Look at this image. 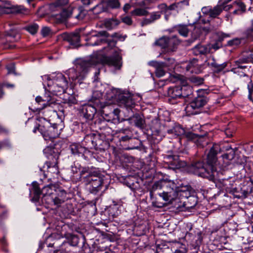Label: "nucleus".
Instances as JSON below:
<instances>
[{
    "mask_svg": "<svg viewBox=\"0 0 253 253\" xmlns=\"http://www.w3.org/2000/svg\"><path fill=\"white\" fill-rule=\"evenodd\" d=\"M175 6H176L175 4H171V5H169V7H168V10H173L175 8Z\"/></svg>",
    "mask_w": 253,
    "mask_h": 253,
    "instance_id": "nucleus-63",
    "label": "nucleus"
},
{
    "mask_svg": "<svg viewBox=\"0 0 253 253\" xmlns=\"http://www.w3.org/2000/svg\"><path fill=\"white\" fill-rule=\"evenodd\" d=\"M61 125L54 124L53 125H49L46 134H44V139L48 140L58 137L61 133L62 127Z\"/></svg>",
    "mask_w": 253,
    "mask_h": 253,
    "instance_id": "nucleus-13",
    "label": "nucleus"
},
{
    "mask_svg": "<svg viewBox=\"0 0 253 253\" xmlns=\"http://www.w3.org/2000/svg\"><path fill=\"white\" fill-rule=\"evenodd\" d=\"M51 33L50 29L47 27H43L41 30V34L43 37L49 36Z\"/></svg>",
    "mask_w": 253,
    "mask_h": 253,
    "instance_id": "nucleus-42",
    "label": "nucleus"
},
{
    "mask_svg": "<svg viewBox=\"0 0 253 253\" xmlns=\"http://www.w3.org/2000/svg\"><path fill=\"white\" fill-rule=\"evenodd\" d=\"M245 34L248 39L253 40V27L251 26L245 32Z\"/></svg>",
    "mask_w": 253,
    "mask_h": 253,
    "instance_id": "nucleus-40",
    "label": "nucleus"
},
{
    "mask_svg": "<svg viewBox=\"0 0 253 253\" xmlns=\"http://www.w3.org/2000/svg\"><path fill=\"white\" fill-rule=\"evenodd\" d=\"M193 66H194V65L192 63L188 64V65L186 67L187 71H189L191 72H193L194 71L193 69H192V68Z\"/></svg>",
    "mask_w": 253,
    "mask_h": 253,
    "instance_id": "nucleus-58",
    "label": "nucleus"
},
{
    "mask_svg": "<svg viewBox=\"0 0 253 253\" xmlns=\"http://www.w3.org/2000/svg\"><path fill=\"white\" fill-rule=\"evenodd\" d=\"M122 58L120 52L115 51L112 56H107L105 55L96 56V64L100 63L103 65H107L113 67L116 70H120L122 66Z\"/></svg>",
    "mask_w": 253,
    "mask_h": 253,
    "instance_id": "nucleus-5",
    "label": "nucleus"
},
{
    "mask_svg": "<svg viewBox=\"0 0 253 253\" xmlns=\"http://www.w3.org/2000/svg\"><path fill=\"white\" fill-rule=\"evenodd\" d=\"M209 47H211V48L214 49L215 50L218 49L222 46V44L220 41H217L211 45H208Z\"/></svg>",
    "mask_w": 253,
    "mask_h": 253,
    "instance_id": "nucleus-43",
    "label": "nucleus"
},
{
    "mask_svg": "<svg viewBox=\"0 0 253 253\" xmlns=\"http://www.w3.org/2000/svg\"><path fill=\"white\" fill-rule=\"evenodd\" d=\"M47 85L52 91L64 92L68 88V83L65 77L63 74L59 73L52 80H48Z\"/></svg>",
    "mask_w": 253,
    "mask_h": 253,
    "instance_id": "nucleus-8",
    "label": "nucleus"
},
{
    "mask_svg": "<svg viewBox=\"0 0 253 253\" xmlns=\"http://www.w3.org/2000/svg\"><path fill=\"white\" fill-rule=\"evenodd\" d=\"M36 103H42V105L43 106L42 107V108L35 107L33 109L34 112H38L40 114L41 113L42 114L43 112L44 111H43V109L44 107H45L47 106H49L51 104V103L49 102V100H48V99H44L41 96H37L36 98Z\"/></svg>",
    "mask_w": 253,
    "mask_h": 253,
    "instance_id": "nucleus-19",
    "label": "nucleus"
},
{
    "mask_svg": "<svg viewBox=\"0 0 253 253\" xmlns=\"http://www.w3.org/2000/svg\"><path fill=\"white\" fill-rule=\"evenodd\" d=\"M121 101L126 108H130L134 105V101L130 96H122Z\"/></svg>",
    "mask_w": 253,
    "mask_h": 253,
    "instance_id": "nucleus-30",
    "label": "nucleus"
},
{
    "mask_svg": "<svg viewBox=\"0 0 253 253\" xmlns=\"http://www.w3.org/2000/svg\"><path fill=\"white\" fill-rule=\"evenodd\" d=\"M83 4L85 5H88L91 3L90 0H81Z\"/></svg>",
    "mask_w": 253,
    "mask_h": 253,
    "instance_id": "nucleus-61",
    "label": "nucleus"
},
{
    "mask_svg": "<svg viewBox=\"0 0 253 253\" xmlns=\"http://www.w3.org/2000/svg\"><path fill=\"white\" fill-rule=\"evenodd\" d=\"M231 7H235L238 8V9H241L242 12L245 11L246 6L245 5L241 2L240 0L235 1L232 5H227L225 6L226 10H229Z\"/></svg>",
    "mask_w": 253,
    "mask_h": 253,
    "instance_id": "nucleus-27",
    "label": "nucleus"
},
{
    "mask_svg": "<svg viewBox=\"0 0 253 253\" xmlns=\"http://www.w3.org/2000/svg\"><path fill=\"white\" fill-rule=\"evenodd\" d=\"M70 149L72 154L75 156H83L86 151L85 147L78 143L72 144L70 146Z\"/></svg>",
    "mask_w": 253,
    "mask_h": 253,
    "instance_id": "nucleus-17",
    "label": "nucleus"
},
{
    "mask_svg": "<svg viewBox=\"0 0 253 253\" xmlns=\"http://www.w3.org/2000/svg\"><path fill=\"white\" fill-rule=\"evenodd\" d=\"M148 13V11L143 8H136L131 12L132 15L138 16H145L147 15Z\"/></svg>",
    "mask_w": 253,
    "mask_h": 253,
    "instance_id": "nucleus-33",
    "label": "nucleus"
},
{
    "mask_svg": "<svg viewBox=\"0 0 253 253\" xmlns=\"http://www.w3.org/2000/svg\"><path fill=\"white\" fill-rule=\"evenodd\" d=\"M177 30L180 35L183 37H187L189 33V30L186 25H179L177 27Z\"/></svg>",
    "mask_w": 253,
    "mask_h": 253,
    "instance_id": "nucleus-34",
    "label": "nucleus"
},
{
    "mask_svg": "<svg viewBox=\"0 0 253 253\" xmlns=\"http://www.w3.org/2000/svg\"><path fill=\"white\" fill-rule=\"evenodd\" d=\"M130 139V137H129L127 135L122 136L121 138V140L123 141H126Z\"/></svg>",
    "mask_w": 253,
    "mask_h": 253,
    "instance_id": "nucleus-62",
    "label": "nucleus"
},
{
    "mask_svg": "<svg viewBox=\"0 0 253 253\" xmlns=\"http://www.w3.org/2000/svg\"><path fill=\"white\" fill-rule=\"evenodd\" d=\"M51 114L55 115V112L52 110L47 109L43 112L42 114L43 117L40 116L37 118L36 126L33 130L34 133H36L37 130H38L44 138V134H46L48 128L49 127V125H51L50 120L47 119L49 118Z\"/></svg>",
    "mask_w": 253,
    "mask_h": 253,
    "instance_id": "nucleus-6",
    "label": "nucleus"
},
{
    "mask_svg": "<svg viewBox=\"0 0 253 253\" xmlns=\"http://www.w3.org/2000/svg\"><path fill=\"white\" fill-rule=\"evenodd\" d=\"M128 121L130 124H133L137 127L143 128L145 126V121L144 118L139 114L133 115Z\"/></svg>",
    "mask_w": 253,
    "mask_h": 253,
    "instance_id": "nucleus-15",
    "label": "nucleus"
},
{
    "mask_svg": "<svg viewBox=\"0 0 253 253\" xmlns=\"http://www.w3.org/2000/svg\"><path fill=\"white\" fill-rule=\"evenodd\" d=\"M190 82L196 85H198L202 84L204 82V80L199 77L192 76L189 79Z\"/></svg>",
    "mask_w": 253,
    "mask_h": 253,
    "instance_id": "nucleus-36",
    "label": "nucleus"
},
{
    "mask_svg": "<svg viewBox=\"0 0 253 253\" xmlns=\"http://www.w3.org/2000/svg\"><path fill=\"white\" fill-rule=\"evenodd\" d=\"M130 4L126 3L125 5L124 6V10L126 12L128 11V10L130 8Z\"/></svg>",
    "mask_w": 253,
    "mask_h": 253,
    "instance_id": "nucleus-60",
    "label": "nucleus"
},
{
    "mask_svg": "<svg viewBox=\"0 0 253 253\" xmlns=\"http://www.w3.org/2000/svg\"><path fill=\"white\" fill-rule=\"evenodd\" d=\"M153 21L151 20V18L150 19H146L142 22V26L147 25L148 24H150V23L152 22Z\"/></svg>",
    "mask_w": 253,
    "mask_h": 253,
    "instance_id": "nucleus-57",
    "label": "nucleus"
},
{
    "mask_svg": "<svg viewBox=\"0 0 253 253\" xmlns=\"http://www.w3.org/2000/svg\"><path fill=\"white\" fill-rule=\"evenodd\" d=\"M249 56L253 61V50L250 51V53L249 54Z\"/></svg>",
    "mask_w": 253,
    "mask_h": 253,
    "instance_id": "nucleus-64",
    "label": "nucleus"
},
{
    "mask_svg": "<svg viewBox=\"0 0 253 253\" xmlns=\"http://www.w3.org/2000/svg\"><path fill=\"white\" fill-rule=\"evenodd\" d=\"M87 11L82 6L63 9L60 13V18H57L60 22H64L68 18L73 16L79 21L83 20L86 15Z\"/></svg>",
    "mask_w": 253,
    "mask_h": 253,
    "instance_id": "nucleus-7",
    "label": "nucleus"
},
{
    "mask_svg": "<svg viewBox=\"0 0 253 253\" xmlns=\"http://www.w3.org/2000/svg\"><path fill=\"white\" fill-rule=\"evenodd\" d=\"M98 180L99 182V184L98 185H97V187H96V191L97 190H98V189H99V187L101 186V185L102 184V183L103 182V179H102V178H101L100 177H98V179H95L96 182Z\"/></svg>",
    "mask_w": 253,
    "mask_h": 253,
    "instance_id": "nucleus-56",
    "label": "nucleus"
},
{
    "mask_svg": "<svg viewBox=\"0 0 253 253\" xmlns=\"http://www.w3.org/2000/svg\"><path fill=\"white\" fill-rule=\"evenodd\" d=\"M24 29L31 34L34 35L37 33L39 26L36 23H32L25 27Z\"/></svg>",
    "mask_w": 253,
    "mask_h": 253,
    "instance_id": "nucleus-32",
    "label": "nucleus"
},
{
    "mask_svg": "<svg viewBox=\"0 0 253 253\" xmlns=\"http://www.w3.org/2000/svg\"><path fill=\"white\" fill-rule=\"evenodd\" d=\"M33 187L35 196L38 197L41 194H42V190H40V188L37 183H33Z\"/></svg>",
    "mask_w": 253,
    "mask_h": 253,
    "instance_id": "nucleus-39",
    "label": "nucleus"
},
{
    "mask_svg": "<svg viewBox=\"0 0 253 253\" xmlns=\"http://www.w3.org/2000/svg\"><path fill=\"white\" fill-rule=\"evenodd\" d=\"M235 156V151L231 149L230 151L222 156V159L223 161L222 166L226 167L229 166Z\"/></svg>",
    "mask_w": 253,
    "mask_h": 253,
    "instance_id": "nucleus-20",
    "label": "nucleus"
},
{
    "mask_svg": "<svg viewBox=\"0 0 253 253\" xmlns=\"http://www.w3.org/2000/svg\"><path fill=\"white\" fill-rule=\"evenodd\" d=\"M155 44L160 46L164 48L167 47L169 48V38L167 37H163L156 41L155 42Z\"/></svg>",
    "mask_w": 253,
    "mask_h": 253,
    "instance_id": "nucleus-29",
    "label": "nucleus"
},
{
    "mask_svg": "<svg viewBox=\"0 0 253 253\" xmlns=\"http://www.w3.org/2000/svg\"><path fill=\"white\" fill-rule=\"evenodd\" d=\"M253 84L252 83H250V84H248V88L249 90V98L250 99H252L251 98V94L253 92Z\"/></svg>",
    "mask_w": 253,
    "mask_h": 253,
    "instance_id": "nucleus-54",
    "label": "nucleus"
},
{
    "mask_svg": "<svg viewBox=\"0 0 253 253\" xmlns=\"http://www.w3.org/2000/svg\"><path fill=\"white\" fill-rule=\"evenodd\" d=\"M220 23H221V22H220ZM220 24V23H219V24H217L216 25H211V24L210 27H208V28L203 27L202 28H199L198 27H195V28L194 30L193 33V35L194 36V35L195 34H197V35L194 37V40H196L198 37H199V36L202 32V31L205 32L206 33H208L209 32H210L211 31L216 29V28L218 26V25Z\"/></svg>",
    "mask_w": 253,
    "mask_h": 253,
    "instance_id": "nucleus-21",
    "label": "nucleus"
},
{
    "mask_svg": "<svg viewBox=\"0 0 253 253\" xmlns=\"http://www.w3.org/2000/svg\"><path fill=\"white\" fill-rule=\"evenodd\" d=\"M2 87H6L7 88H14V84H8V83H5L2 85Z\"/></svg>",
    "mask_w": 253,
    "mask_h": 253,
    "instance_id": "nucleus-59",
    "label": "nucleus"
},
{
    "mask_svg": "<svg viewBox=\"0 0 253 253\" xmlns=\"http://www.w3.org/2000/svg\"><path fill=\"white\" fill-rule=\"evenodd\" d=\"M223 9H225V6L220 5H217L214 7L213 9H211L210 10L209 14L210 16L211 17H216L217 16L220 14V13L222 12Z\"/></svg>",
    "mask_w": 253,
    "mask_h": 253,
    "instance_id": "nucleus-28",
    "label": "nucleus"
},
{
    "mask_svg": "<svg viewBox=\"0 0 253 253\" xmlns=\"http://www.w3.org/2000/svg\"><path fill=\"white\" fill-rule=\"evenodd\" d=\"M94 64V52L84 58L77 59L75 62V67L69 70V78L71 79L73 81L76 80H83Z\"/></svg>",
    "mask_w": 253,
    "mask_h": 253,
    "instance_id": "nucleus-3",
    "label": "nucleus"
},
{
    "mask_svg": "<svg viewBox=\"0 0 253 253\" xmlns=\"http://www.w3.org/2000/svg\"><path fill=\"white\" fill-rule=\"evenodd\" d=\"M43 153L48 159L43 168H46L47 172L50 173L53 178H58L59 173L57 165L59 156L58 150L55 147L47 146L44 149Z\"/></svg>",
    "mask_w": 253,
    "mask_h": 253,
    "instance_id": "nucleus-4",
    "label": "nucleus"
},
{
    "mask_svg": "<svg viewBox=\"0 0 253 253\" xmlns=\"http://www.w3.org/2000/svg\"><path fill=\"white\" fill-rule=\"evenodd\" d=\"M70 240L71 244L72 246H76L79 242V239L77 235L73 234H70L68 237Z\"/></svg>",
    "mask_w": 253,
    "mask_h": 253,
    "instance_id": "nucleus-38",
    "label": "nucleus"
},
{
    "mask_svg": "<svg viewBox=\"0 0 253 253\" xmlns=\"http://www.w3.org/2000/svg\"><path fill=\"white\" fill-rule=\"evenodd\" d=\"M6 69L8 71V74H11L14 72L15 67L14 65L12 64H10L7 66Z\"/></svg>",
    "mask_w": 253,
    "mask_h": 253,
    "instance_id": "nucleus-50",
    "label": "nucleus"
},
{
    "mask_svg": "<svg viewBox=\"0 0 253 253\" xmlns=\"http://www.w3.org/2000/svg\"><path fill=\"white\" fill-rule=\"evenodd\" d=\"M149 65L155 68V69L161 64V62H158L155 61H152L149 62Z\"/></svg>",
    "mask_w": 253,
    "mask_h": 253,
    "instance_id": "nucleus-53",
    "label": "nucleus"
},
{
    "mask_svg": "<svg viewBox=\"0 0 253 253\" xmlns=\"http://www.w3.org/2000/svg\"><path fill=\"white\" fill-rule=\"evenodd\" d=\"M119 24V21L115 19H106L104 22L105 27L109 30L116 28Z\"/></svg>",
    "mask_w": 253,
    "mask_h": 253,
    "instance_id": "nucleus-26",
    "label": "nucleus"
},
{
    "mask_svg": "<svg viewBox=\"0 0 253 253\" xmlns=\"http://www.w3.org/2000/svg\"><path fill=\"white\" fill-rule=\"evenodd\" d=\"M187 252L185 248L183 246H181L179 249H175L174 253H186Z\"/></svg>",
    "mask_w": 253,
    "mask_h": 253,
    "instance_id": "nucleus-46",
    "label": "nucleus"
},
{
    "mask_svg": "<svg viewBox=\"0 0 253 253\" xmlns=\"http://www.w3.org/2000/svg\"><path fill=\"white\" fill-rule=\"evenodd\" d=\"M159 8L162 12H167L168 11V6L165 3H162L159 5Z\"/></svg>",
    "mask_w": 253,
    "mask_h": 253,
    "instance_id": "nucleus-52",
    "label": "nucleus"
},
{
    "mask_svg": "<svg viewBox=\"0 0 253 253\" xmlns=\"http://www.w3.org/2000/svg\"><path fill=\"white\" fill-rule=\"evenodd\" d=\"M220 152V146L217 144H213L207 154V166H205L203 162H197L191 165L190 170L194 174L210 180H214L218 174L216 168L217 162L216 155Z\"/></svg>",
    "mask_w": 253,
    "mask_h": 253,
    "instance_id": "nucleus-1",
    "label": "nucleus"
},
{
    "mask_svg": "<svg viewBox=\"0 0 253 253\" xmlns=\"http://www.w3.org/2000/svg\"><path fill=\"white\" fill-rule=\"evenodd\" d=\"M111 37H112L113 38H116V39H118L119 40H121L123 38L122 35H121L119 33H114L111 36Z\"/></svg>",
    "mask_w": 253,
    "mask_h": 253,
    "instance_id": "nucleus-55",
    "label": "nucleus"
},
{
    "mask_svg": "<svg viewBox=\"0 0 253 253\" xmlns=\"http://www.w3.org/2000/svg\"><path fill=\"white\" fill-rule=\"evenodd\" d=\"M179 43L180 41L177 39L176 36H172L171 38H169V48L174 47Z\"/></svg>",
    "mask_w": 253,
    "mask_h": 253,
    "instance_id": "nucleus-35",
    "label": "nucleus"
},
{
    "mask_svg": "<svg viewBox=\"0 0 253 253\" xmlns=\"http://www.w3.org/2000/svg\"><path fill=\"white\" fill-rule=\"evenodd\" d=\"M227 66L226 63H223L221 64H217L215 66V67L217 69V71L220 72L223 70Z\"/></svg>",
    "mask_w": 253,
    "mask_h": 253,
    "instance_id": "nucleus-47",
    "label": "nucleus"
},
{
    "mask_svg": "<svg viewBox=\"0 0 253 253\" xmlns=\"http://www.w3.org/2000/svg\"><path fill=\"white\" fill-rule=\"evenodd\" d=\"M67 3L68 0H57L50 5V8H52L53 7H60L66 4Z\"/></svg>",
    "mask_w": 253,
    "mask_h": 253,
    "instance_id": "nucleus-37",
    "label": "nucleus"
},
{
    "mask_svg": "<svg viewBox=\"0 0 253 253\" xmlns=\"http://www.w3.org/2000/svg\"><path fill=\"white\" fill-rule=\"evenodd\" d=\"M208 98L205 96H198L194 98L185 107L189 115H195L201 112V109L207 103Z\"/></svg>",
    "mask_w": 253,
    "mask_h": 253,
    "instance_id": "nucleus-9",
    "label": "nucleus"
},
{
    "mask_svg": "<svg viewBox=\"0 0 253 253\" xmlns=\"http://www.w3.org/2000/svg\"><path fill=\"white\" fill-rule=\"evenodd\" d=\"M168 132L176 136H181L184 134L185 129L181 126L175 125L172 129L168 130Z\"/></svg>",
    "mask_w": 253,
    "mask_h": 253,
    "instance_id": "nucleus-25",
    "label": "nucleus"
},
{
    "mask_svg": "<svg viewBox=\"0 0 253 253\" xmlns=\"http://www.w3.org/2000/svg\"><path fill=\"white\" fill-rule=\"evenodd\" d=\"M96 36H97V37L98 36H102V37L107 38L109 36V34L106 31H102L99 32L97 33V34L96 35Z\"/></svg>",
    "mask_w": 253,
    "mask_h": 253,
    "instance_id": "nucleus-51",
    "label": "nucleus"
},
{
    "mask_svg": "<svg viewBox=\"0 0 253 253\" xmlns=\"http://www.w3.org/2000/svg\"><path fill=\"white\" fill-rule=\"evenodd\" d=\"M211 47L208 45L197 44L193 48V53L196 55H205L210 52Z\"/></svg>",
    "mask_w": 253,
    "mask_h": 253,
    "instance_id": "nucleus-18",
    "label": "nucleus"
},
{
    "mask_svg": "<svg viewBox=\"0 0 253 253\" xmlns=\"http://www.w3.org/2000/svg\"><path fill=\"white\" fill-rule=\"evenodd\" d=\"M158 189H162V193H158L159 198L153 202V205L157 208H162L168 203H171L178 196V192L181 194L183 191L179 189L172 181L161 180L155 182L150 191L151 196Z\"/></svg>",
    "mask_w": 253,
    "mask_h": 253,
    "instance_id": "nucleus-2",
    "label": "nucleus"
},
{
    "mask_svg": "<svg viewBox=\"0 0 253 253\" xmlns=\"http://www.w3.org/2000/svg\"><path fill=\"white\" fill-rule=\"evenodd\" d=\"M55 193L52 196H46L44 198L45 203L48 205H53L59 207L67 200V193L64 189L54 190Z\"/></svg>",
    "mask_w": 253,
    "mask_h": 253,
    "instance_id": "nucleus-10",
    "label": "nucleus"
},
{
    "mask_svg": "<svg viewBox=\"0 0 253 253\" xmlns=\"http://www.w3.org/2000/svg\"><path fill=\"white\" fill-rule=\"evenodd\" d=\"M84 29L76 30L74 33L68 35L67 37V41L73 45L79 46L80 45V38L83 35L82 32Z\"/></svg>",
    "mask_w": 253,
    "mask_h": 253,
    "instance_id": "nucleus-14",
    "label": "nucleus"
},
{
    "mask_svg": "<svg viewBox=\"0 0 253 253\" xmlns=\"http://www.w3.org/2000/svg\"><path fill=\"white\" fill-rule=\"evenodd\" d=\"M122 21L127 25H130L132 24V20L130 17L126 16L122 19Z\"/></svg>",
    "mask_w": 253,
    "mask_h": 253,
    "instance_id": "nucleus-48",
    "label": "nucleus"
},
{
    "mask_svg": "<svg viewBox=\"0 0 253 253\" xmlns=\"http://www.w3.org/2000/svg\"><path fill=\"white\" fill-rule=\"evenodd\" d=\"M104 6H107L111 8H117L120 6V4L118 0H108L107 1H103L101 4L97 5L96 7L101 8Z\"/></svg>",
    "mask_w": 253,
    "mask_h": 253,
    "instance_id": "nucleus-23",
    "label": "nucleus"
},
{
    "mask_svg": "<svg viewBox=\"0 0 253 253\" xmlns=\"http://www.w3.org/2000/svg\"><path fill=\"white\" fill-rule=\"evenodd\" d=\"M247 61L248 60L246 59H239L236 61L235 62V67L232 69V71L235 73H237L240 72V70L247 68V66L244 64L247 63Z\"/></svg>",
    "mask_w": 253,
    "mask_h": 253,
    "instance_id": "nucleus-24",
    "label": "nucleus"
},
{
    "mask_svg": "<svg viewBox=\"0 0 253 253\" xmlns=\"http://www.w3.org/2000/svg\"><path fill=\"white\" fill-rule=\"evenodd\" d=\"M183 88L181 86L170 87L168 89L167 94L169 97V101L172 102V100L185 97L188 95L183 91Z\"/></svg>",
    "mask_w": 253,
    "mask_h": 253,
    "instance_id": "nucleus-12",
    "label": "nucleus"
},
{
    "mask_svg": "<svg viewBox=\"0 0 253 253\" xmlns=\"http://www.w3.org/2000/svg\"><path fill=\"white\" fill-rule=\"evenodd\" d=\"M55 185L53 184H49L46 186H44L42 190V194L43 195L42 198V201L45 203L44 198L45 196H52L54 194L53 191L55 190Z\"/></svg>",
    "mask_w": 253,
    "mask_h": 253,
    "instance_id": "nucleus-22",
    "label": "nucleus"
},
{
    "mask_svg": "<svg viewBox=\"0 0 253 253\" xmlns=\"http://www.w3.org/2000/svg\"><path fill=\"white\" fill-rule=\"evenodd\" d=\"M161 17V15L159 12L153 13L151 14L150 18L153 21H155V20L158 19Z\"/></svg>",
    "mask_w": 253,
    "mask_h": 253,
    "instance_id": "nucleus-49",
    "label": "nucleus"
},
{
    "mask_svg": "<svg viewBox=\"0 0 253 253\" xmlns=\"http://www.w3.org/2000/svg\"><path fill=\"white\" fill-rule=\"evenodd\" d=\"M27 12V9L22 6H13L9 1L0 2V15L12 13H23Z\"/></svg>",
    "mask_w": 253,
    "mask_h": 253,
    "instance_id": "nucleus-11",
    "label": "nucleus"
},
{
    "mask_svg": "<svg viewBox=\"0 0 253 253\" xmlns=\"http://www.w3.org/2000/svg\"><path fill=\"white\" fill-rule=\"evenodd\" d=\"M83 112L84 117L88 120H92L95 116V107L94 104L88 103L84 106Z\"/></svg>",
    "mask_w": 253,
    "mask_h": 253,
    "instance_id": "nucleus-16",
    "label": "nucleus"
},
{
    "mask_svg": "<svg viewBox=\"0 0 253 253\" xmlns=\"http://www.w3.org/2000/svg\"><path fill=\"white\" fill-rule=\"evenodd\" d=\"M91 33L92 32L86 34V38L85 39V40L87 42L86 44V45L93 46L95 44V42H88L91 40V39L94 36V35H92L91 36Z\"/></svg>",
    "mask_w": 253,
    "mask_h": 253,
    "instance_id": "nucleus-41",
    "label": "nucleus"
},
{
    "mask_svg": "<svg viewBox=\"0 0 253 253\" xmlns=\"http://www.w3.org/2000/svg\"><path fill=\"white\" fill-rule=\"evenodd\" d=\"M165 67H166V64L163 62H161V64L157 67L155 70V74L157 77L161 78L165 75L166 72L164 69Z\"/></svg>",
    "mask_w": 253,
    "mask_h": 253,
    "instance_id": "nucleus-31",
    "label": "nucleus"
},
{
    "mask_svg": "<svg viewBox=\"0 0 253 253\" xmlns=\"http://www.w3.org/2000/svg\"><path fill=\"white\" fill-rule=\"evenodd\" d=\"M183 135H185V137L189 140H193L196 137V136L195 134H194L192 132H185V133Z\"/></svg>",
    "mask_w": 253,
    "mask_h": 253,
    "instance_id": "nucleus-45",
    "label": "nucleus"
},
{
    "mask_svg": "<svg viewBox=\"0 0 253 253\" xmlns=\"http://www.w3.org/2000/svg\"><path fill=\"white\" fill-rule=\"evenodd\" d=\"M175 60L171 58H166V62H163L166 64V67L171 66L174 64Z\"/></svg>",
    "mask_w": 253,
    "mask_h": 253,
    "instance_id": "nucleus-44",
    "label": "nucleus"
}]
</instances>
